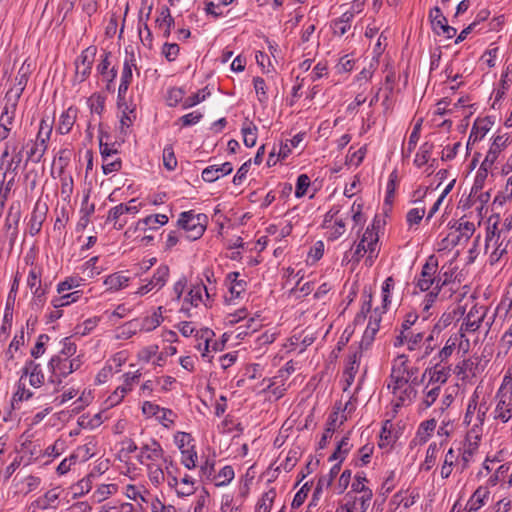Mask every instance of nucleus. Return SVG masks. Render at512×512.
I'll use <instances>...</instances> for the list:
<instances>
[{
  "label": "nucleus",
  "instance_id": "f257e3e1",
  "mask_svg": "<svg viewBox=\"0 0 512 512\" xmlns=\"http://www.w3.org/2000/svg\"><path fill=\"white\" fill-rule=\"evenodd\" d=\"M140 465L146 468L147 477L151 484L159 487L165 482V473L162 465L171 466V456L167 455L161 443L151 438L139 446V453L136 455Z\"/></svg>",
  "mask_w": 512,
  "mask_h": 512
},
{
  "label": "nucleus",
  "instance_id": "f03ea898",
  "mask_svg": "<svg viewBox=\"0 0 512 512\" xmlns=\"http://www.w3.org/2000/svg\"><path fill=\"white\" fill-rule=\"evenodd\" d=\"M383 226V221L379 217H374L360 237L358 243L354 242L349 252H346L343 261L359 263L364 257L365 263L372 266L380 252L379 231Z\"/></svg>",
  "mask_w": 512,
  "mask_h": 512
},
{
  "label": "nucleus",
  "instance_id": "7ed1b4c3",
  "mask_svg": "<svg viewBox=\"0 0 512 512\" xmlns=\"http://www.w3.org/2000/svg\"><path fill=\"white\" fill-rule=\"evenodd\" d=\"M489 407L485 401L479 402V395L475 391L468 401L464 423L469 427L466 434L482 438L483 424Z\"/></svg>",
  "mask_w": 512,
  "mask_h": 512
},
{
  "label": "nucleus",
  "instance_id": "20e7f679",
  "mask_svg": "<svg viewBox=\"0 0 512 512\" xmlns=\"http://www.w3.org/2000/svg\"><path fill=\"white\" fill-rule=\"evenodd\" d=\"M208 217L203 213H195L194 211H185L179 215L177 224L189 240L199 239L206 230Z\"/></svg>",
  "mask_w": 512,
  "mask_h": 512
},
{
  "label": "nucleus",
  "instance_id": "39448f33",
  "mask_svg": "<svg viewBox=\"0 0 512 512\" xmlns=\"http://www.w3.org/2000/svg\"><path fill=\"white\" fill-rule=\"evenodd\" d=\"M418 379L399 378L388 380L387 388L393 394L396 407L409 405L416 398Z\"/></svg>",
  "mask_w": 512,
  "mask_h": 512
},
{
  "label": "nucleus",
  "instance_id": "423d86ee",
  "mask_svg": "<svg viewBox=\"0 0 512 512\" xmlns=\"http://www.w3.org/2000/svg\"><path fill=\"white\" fill-rule=\"evenodd\" d=\"M438 272V259L431 255L428 257L425 264L422 266L421 272L415 276V288L421 292H427L437 289V276Z\"/></svg>",
  "mask_w": 512,
  "mask_h": 512
},
{
  "label": "nucleus",
  "instance_id": "0eeeda50",
  "mask_svg": "<svg viewBox=\"0 0 512 512\" xmlns=\"http://www.w3.org/2000/svg\"><path fill=\"white\" fill-rule=\"evenodd\" d=\"M47 368L50 373L49 382L56 386L54 392H58L63 379L71 374L70 359L64 356L53 355L47 364Z\"/></svg>",
  "mask_w": 512,
  "mask_h": 512
},
{
  "label": "nucleus",
  "instance_id": "6e6552de",
  "mask_svg": "<svg viewBox=\"0 0 512 512\" xmlns=\"http://www.w3.org/2000/svg\"><path fill=\"white\" fill-rule=\"evenodd\" d=\"M117 107L120 121L119 131L124 139L137 118V104L133 101V98H118Z\"/></svg>",
  "mask_w": 512,
  "mask_h": 512
},
{
  "label": "nucleus",
  "instance_id": "1a4fd4ad",
  "mask_svg": "<svg viewBox=\"0 0 512 512\" xmlns=\"http://www.w3.org/2000/svg\"><path fill=\"white\" fill-rule=\"evenodd\" d=\"M169 273V267L167 265L161 264L154 271L150 279L142 280V284L134 294L138 296H144L151 291H159L166 285L169 278Z\"/></svg>",
  "mask_w": 512,
  "mask_h": 512
},
{
  "label": "nucleus",
  "instance_id": "9d476101",
  "mask_svg": "<svg viewBox=\"0 0 512 512\" xmlns=\"http://www.w3.org/2000/svg\"><path fill=\"white\" fill-rule=\"evenodd\" d=\"M481 438L466 434L456 448L460 457V473H463L474 461V457L479 450Z\"/></svg>",
  "mask_w": 512,
  "mask_h": 512
},
{
  "label": "nucleus",
  "instance_id": "9b49d317",
  "mask_svg": "<svg viewBox=\"0 0 512 512\" xmlns=\"http://www.w3.org/2000/svg\"><path fill=\"white\" fill-rule=\"evenodd\" d=\"M168 216L165 214H151L145 218L139 219L134 226H130L125 235L131 237L136 233H147L148 231H156L168 223Z\"/></svg>",
  "mask_w": 512,
  "mask_h": 512
},
{
  "label": "nucleus",
  "instance_id": "f8f14e48",
  "mask_svg": "<svg viewBox=\"0 0 512 512\" xmlns=\"http://www.w3.org/2000/svg\"><path fill=\"white\" fill-rule=\"evenodd\" d=\"M111 59V52L104 51L100 55L99 63L96 66V73L102 81L106 82V88L109 92L114 91V81L117 76V70L115 66L112 65Z\"/></svg>",
  "mask_w": 512,
  "mask_h": 512
},
{
  "label": "nucleus",
  "instance_id": "ddd939ff",
  "mask_svg": "<svg viewBox=\"0 0 512 512\" xmlns=\"http://www.w3.org/2000/svg\"><path fill=\"white\" fill-rule=\"evenodd\" d=\"M96 53L97 48L89 46L76 58L75 76L78 81L82 82L90 75Z\"/></svg>",
  "mask_w": 512,
  "mask_h": 512
},
{
  "label": "nucleus",
  "instance_id": "4468645a",
  "mask_svg": "<svg viewBox=\"0 0 512 512\" xmlns=\"http://www.w3.org/2000/svg\"><path fill=\"white\" fill-rule=\"evenodd\" d=\"M419 369L409 365L408 357L400 354L394 358L391 366V373L388 380L399 378L418 379Z\"/></svg>",
  "mask_w": 512,
  "mask_h": 512
},
{
  "label": "nucleus",
  "instance_id": "2eb2a0df",
  "mask_svg": "<svg viewBox=\"0 0 512 512\" xmlns=\"http://www.w3.org/2000/svg\"><path fill=\"white\" fill-rule=\"evenodd\" d=\"M225 286L227 287L228 294L225 295V301L231 303L239 299L247 289V281L240 278V273L237 271L229 272L225 277Z\"/></svg>",
  "mask_w": 512,
  "mask_h": 512
},
{
  "label": "nucleus",
  "instance_id": "dca6fc26",
  "mask_svg": "<svg viewBox=\"0 0 512 512\" xmlns=\"http://www.w3.org/2000/svg\"><path fill=\"white\" fill-rule=\"evenodd\" d=\"M450 374V366L444 365L443 362L436 361L434 365L425 369L423 378L427 376L428 384L442 388L448 381Z\"/></svg>",
  "mask_w": 512,
  "mask_h": 512
},
{
  "label": "nucleus",
  "instance_id": "f3484780",
  "mask_svg": "<svg viewBox=\"0 0 512 512\" xmlns=\"http://www.w3.org/2000/svg\"><path fill=\"white\" fill-rule=\"evenodd\" d=\"M60 492L58 488H53L38 497L27 506V512H37V510L57 509L59 505Z\"/></svg>",
  "mask_w": 512,
  "mask_h": 512
},
{
  "label": "nucleus",
  "instance_id": "a211bd4d",
  "mask_svg": "<svg viewBox=\"0 0 512 512\" xmlns=\"http://www.w3.org/2000/svg\"><path fill=\"white\" fill-rule=\"evenodd\" d=\"M493 418L501 423H507L512 418V397L502 393L501 389L496 394Z\"/></svg>",
  "mask_w": 512,
  "mask_h": 512
},
{
  "label": "nucleus",
  "instance_id": "6ab92c4d",
  "mask_svg": "<svg viewBox=\"0 0 512 512\" xmlns=\"http://www.w3.org/2000/svg\"><path fill=\"white\" fill-rule=\"evenodd\" d=\"M21 380L24 377L29 378V384L34 388H40L45 381L41 364L36 363L34 360H27L22 368Z\"/></svg>",
  "mask_w": 512,
  "mask_h": 512
},
{
  "label": "nucleus",
  "instance_id": "aec40b11",
  "mask_svg": "<svg viewBox=\"0 0 512 512\" xmlns=\"http://www.w3.org/2000/svg\"><path fill=\"white\" fill-rule=\"evenodd\" d=\"M125 52L126 56L123 63L120 84L118 87V96H121L122 94H125L127 92L128 87L132 80L133 69L136 68V58L134 52H128L127 49Z\"/></svg>",
  "mask_w": 512,
  "mask_h": 512
},
{
  "label": "nucleus",
  "instance_id": "412c9836",
  "mask_svg": "<svg viewBox=\"0 0 512 512\" xmlns=\"http://www.w3.org/2000/svg\"><path fill=\"white\" fill-rule=\"evenodd\" d=\"M493 126L489 117L477 118L472 126L467 144H474L481 141Z\"/></svg>",
  "mask_w": 512,
  "mask_h": 512
},
{
  "label": "nucleus",
  "instance_id": "4be33fe9",
  "mask_svg": "<svg viewBox=\"0 0 512 512\" xmlns=\"http://www.w3.org/2000/svg\"><path fill=\"white\" fill-rule=\"evenodd\" d=\"M484 317L485 313L483 311H480V309L476 307L471 308L458 333H463L465 335L467 332H476L480 328Z\"/></svg>",
  "mask_w": 512,
  "mask_h": 512
},
{
  "label": "nucleus",
  "instance_id": "5701e85b",
  "mask_svg": "<svg viewBox=\"0 0 512 512\" xmlns=\"http://www.w3.org/2000/svg\"><path fill=\"white\" fill-rule=\"evenodd\" d=\"M232 171H233L232 164L230 162H225L222 164H215V165H210V166L206 167L202 171L201 176L205 182L211 183V182H215L216 180H218L219 178H221L223 176L230 174Z\"/></svg>",
  "mask_w": 512,
  "mask_h": 512
},
{
  "label": "nucleus",
  "instance_id": "b1692460",
  "mask_svg": "<svg viewBox=\"0 0 512 512\" xmlns=\"http://www.w3.org/2000/svg\"><path fill=\"white\" fill-rule=\"evenodd\" d=\"M438 280L437 287L438 290H442L446 285L454 282L458 276V266L454 261H449L442 265L440 270L437 272Z\"/></svg>",
  "mask_w": 512,
  "mask_h": 512
},
{
  "label": "nucleus",
  "instance_id": "393cba45",
  "mask_svg": "<svg viewBox=\"0 0 512 512\" xmlns=\"http://www.w3.org/2000/svg\"><path fill=\"white\" fill-rule=\"evenodd\" d=\"M21 218L20 203H13L8 209L5 219V229L11 239H15L18 235V224Z\"/></svg>",
  "mask_w": 512,
  "mask_h": 512
},
{
  "label": "nucleus",
  "instance_id": "a878e982",
  "mask_svg": "<svg viewBox=\"0 0 512 512\" xmlns=\"http://www.w3.org/2000/svg\"><path fill=\"white\" fill-rule=\"evenodd\" d=\"M163 311L162 306L157 307L152 314L139 319V331L151 332L161 325L163 322Z\"/></svg>",
  "mask_w": 512,
  "mask_h": 512
},
{
  "label": "nucleus",
  "instance_id": "bb28decb",
  "mask_svg": "<svg viewBox=\"0 0 512 512\" xmlns=\"http://www.w3.org/2000/svg\"><path fill=\"white\" fill-rule=\"evenodd\" d=\"M130 280V277L120 271L107 275L104 278L103 284L106 286V291L117 292L128 287Z\"/></svg>",
  "mask_w": 512,
  "mask_h": 512
},
{
  "label": "nucleus",
  "instance_id": "cd10ccee",
  "mask_svg": "<svg viewBox=\"0 0 512 512\" xmlns=\"http://www.w3.org/2000/svg\"><path fill=\"white\" fill-rule=\"evenodd\" d=\"M464 338L463 333H455L451 335L444 347L438 352V354L433 358V361L445 362L452 355L456 346L459 345L461 347V340Z\"/></svg>",
  "mask_w": 512,
  "mask_h": 512
},
{
  "label": "nucleus",
  "instance_id": "c85d7f7f",
  "mask_svg": "<svg viewBox=\"0 0 512 512\" xmlns=\"http://www.w3.org/2000/svg\"><path fill=\"white\" fill-rule=\"evenodd\" d=\"M478 369V361L468 358L460 361L455 366V373L461 380H467L469 378L476 377L478 374Z\"/></svg>",
  "mask_w": 512,
  "mask_h": 512
},
{
  "label": "nucleus",
  "instance_id": "c756f323",
  "mask_svg": "<svg viewBox=\"0 0 512 512\" xmlns=\"http://www.w3.org/2000/svg\"><path fill=\"white\" fill-rule=\"evenodd\" d=\"M490 491L488 486H479L469 498L466 507L469 511H477L483 507L488 500Z\"/></svg>",
  "mask_w": 512,
  "mask_h": 512
},
{
  "label": "nucleus",
  "instance_id": "7c9ffc66",
  "mask_svg": "<svg viewBox=\"0 0 512 512\" xmlns=\"http://www.w3.org/2000/svg\"><path fill=\"white\" fill-rule=\"evenodd\" d=\"M209 298V292L206 286L203 284H197L190 288L187 296L184 299V303H189L193 307H198L201 303L207 305L203 297Z\"/></svg>",
  "mask_w": 512,
  "mask_h": 512
},
{
  "label": "nucleus",
  "instance_id": "2f4dec72",
  "mask_svg": "<svg viewBox=\"0 0 512 512\" xmlns=\"http://www.w3.org/2000/svg\"><path fill=\"white\" fill-rule=\"evenodd\" d=\"M157 28L162 32V36L168 39L171 35V29L174 25V18L171 16L170 10L163 7L156 19Z\"/></svg>",
  "mask_w": 512,
  "mask_h": 512
},
{
  "label": "nucleus",
  "instance_id": "473e14b6",
  "mask_svg": "<svg viewBox=\"0 0 512 512\" xmlns=\"http://www.w3.org/2000/svg\"><path fill=\"white\" fill-rule=\"evenodd\" d=\"M381 314L380 309L377 307L370 316L369 322L363 334L362 342L370 343L374 340L376 333L380 327Z\"/></svg>",
  "mask_w": 512,
  "mask_h": 512
},
{
  "label": "nucleus",
  "instance_id": "72a5a7b5",
  "mask_svg": "<svg viewBox=\"0 0 512 512\" xmlns=\"http://www.w3.org/2000/svg\"><path fill=\"white\" fill-rule=\"evenodd\" d=\"M45 220V211L41 210L39 205L36 204L30 216L28 223V231L31 236L37 235L42 228L43 221Z\"/></svg>",
  "mask_w": 512,
  "mask_h": 512
},
{
  "label": "nucleus",
  "instance_id": "f704fd0d",
  "mask_svg": "<svg viewBox=\"0 0 512 512\" xmlns=\"http://www.w3.org/2000/svg\"><path fill=\"white\" fill-rule=\"evenodd\" d=\"M257 133V126L248 119H245L241 127V134L243 136V142L246 147L252 148L255 146L258 137Z\"/></svg>",
  "mask_w": 512,
  "mask_h": 512
},
{
  "label": "nucleus",
  "instance_id": "c9c22d12",
  "mask_svg": "<svg viewBox=\"0 0 512 512\" xmlns=\"http://www.w3.org/2000/svg\"><path fill=\"white\" fill-rule=\"evenodd\" d=\"M216 460L212 456L206 457L199 465V477L202 482L213 481L215 479Z\"/></svg>",
  "mask_w": 512,
  "mask_h": 512
},
{
  "label": "nucleus",
  "instance_id": "e433bc0d",
  "mask_svg": "<svg viewBox=\"0 0 512 512\" xmlns=\"http://www.w3.org/2000/svg\"><path fill=\"white\" fill-rule=\"evenodd\" d=\"M82 296V292L80 290H76L73 292H64L59 294V296L54 297L51 300V305L53 308H62L77 302Z\"/></svg>",
  "mask_w": 512,
  "mask_h": 512
},
{
  "label": "nucleus",
  "instance_id": "4c0bfd02",
  "mask_svg": "<svg viewBox=\"0 0 512 512\" xmlns=\"http://www.w3.org/2000/svg\"><path fill=\"white\" fill-rule=\"evenodd\" d=\"M326 230V238L328 241H336L346 231V223L343 218L335 219L334 222L323 226Z\"/></svg>",
  "mask_w": 512,
  "mask_h": 512
},
{
  "label": "nucleus",
  "instance_id": "58836bf2",
  "mask_svg": "<svg viewBox=\"0 0 512 512\" xmlns=\"http://www.w3.org/2000/svg\"><path fill=\"white\" fill-rule=\"evenodd\" d=\"M442 444L432 442L429 444L424 461L420 465V469L423 471H430L436 464L438 453Z\"/></svg>",
  "mask_w": 512,
  "mask_h": 512
},
{
  "label": "nucleus",
  "instance_id": "ea45409f",
  "mask_svg": "<svg viewBox=\"0 0 512 512\" xmlns=\"http://www.w3.org/2000/svg\"><path fill=\"white\" fill-rule=\"evenodd\" d=\"M124 215L126 213L120 203L109 210L106 221L113 223L115 229L122 230L127 223L125 219H122Z\"/></svg>",
  "mask_w": 512,
  "mask_h": 512
},
{
  "label": "nucleus",
  "instance_id": "a19ab883",
  "mask_svg": "<svg viewBox=\"0 0 512 512\" xmlns=\"http://www.w3.org/2000/svg\"><path fill=\"white\" fill-rule=\"evenodd\" d=\"M214 336V333L211 329L205 328L197 331L195 337L199 340L198 344L195 346L197 350L201 352L203 358L207 357L209 352V342L211 338Z\"/></svg>",
  "mask_w": 512,
  "mask_h": 512
},
{
  "label": "nucleus",
  "instance_id": "79ce46f5",
  "mask_svg": "<svg viewBox=\"0 0 512 512\" xmlns=\"http://www.w3.org/2000/svg\"><path fill=\"white\" fill-rule=\"evenodd\" d=\"M441 392V388L437 386H432L430 384H426L422 391V401H421V407L423 409H427L431 407L437 398L439 397Z\"/></svg>",
  "mask_w": 512,
  "mask_h": 512
},
{
  "label": "nucleus",
  "instance_id": "37998d69",
  "mask_svg": "<svg viewBox=\"0 0 512 512\" xmlns=\"http://www.w3.org/2000/svg\"><path fill=\"white\" fill-rule=\"evenodd\" d=\"M196 491V480L189 474H185L180 479L179 489H176V494L180 498L191 496Z\"/></svg>",
  "mask_w": 512,
  "mask_h": 512
},
{
  "label": "nucleus",
  "instance_id": "c03bdc74",
  "mask_svg": "<svg viewBox=\"0 0 512 512\" xmlns=\"http://www.w3.org/2000/svg\"><path fill=\"white\" fill-rule=\"evenodd\" d=\"M29 73L30 65L26 64L25 61L18 71V75L16 77V80L18 81L17 84L11 89V92L14 94V96H21V94L24 92Z\"/></svg>",
  "mask_w": 512,
  "mask_h": 512
},
{
  "label": "nucleus",
  "instance_id": "a18cd8bd",
  "mask_svg": "<svg viewBox=\"0 0 512 512\" xmlns=\"http://www.w3.org/2000/svg\"><path fill=\"white\" fill-rule=\"evenodd\" d=\"M427 292L428 293L425 294V296L420 304L421 314H422L423 319H427L432 314V312L430 310L436 303L441 290H438V288H437L436 290H431V291H427Z\"/></svg>",
  "mask_w": 512,
  "mask_h": 512
},
{
  "label": "nucleus",
  "instance_id": "49530a36",
  "mask_svg": "<svg viewBox=\"0 0 512 512\" xmlns=\"http://www.w3.org/2000/svg\"><path fill=\"white\" fill-rule=\"evenodd\" d=\"M352 20L350 15H341L331 23V29L334 36L341 37L351 28Z\"/></svg>",
  "mask_w": 512,
  "mask_h": 512
},
{
  "label": "nucleus",
  "instance_id": "de8ad7c7",
  "mask_svg": "<svg viewBox=\"0 0 512 512\" xmlns=\"http://www.w3.org/2000/svg\"><path fill=\"white\" fill-rule=\"evenodd\" d=\"M340 470H341L340 462L335 463L331 467L330 471L327 474H325L319 478L317 487H316V492H320L324 488L330 487L333 480L339 475Z\"/></svg>",
  "mask_w": 512,
  "mask_h": 512
},
{
  "label": "nucleus",
  "instance_id": "09e8293b",
  "mask_svg": "<svg viewBox=\"0 0 512 512\" xmlns=\"http://www.w3.org/2000/svg\"><path fill=\"white\" fill-rule=\"evenodd\" d=\"M76 118V111L71 107L60 115L58 130L61 134L70 132Z\"/></svg>",
  "mask_w": 512,
  "mask_h": 512
},
{
  "label": "nucleus",
  "instance_id": "8fccbe9b",
  "mask_svg": "<svg viewBox=\"0 0 512 512\" xmlns=\"http://www.w3.org/2000/svg\"><path fill=\"white\" fill-rule=\"evenodd\" d=\"M139 331V319H132L117 328V338L127 340Z\"/></svg>",
  "mask_w": 512,
  "mask_h": 512
},
{
  "label": "nucleus",
  "instance_id": "3c124183",
  "mask_svg": "<svg viewBox=\"0 0 512 512\" xmlns=\"http://www.w3.org/2000/svg\"><path fill=\"white\" fill-rule=\"evenodd\" d=\"M197 460L198 454L195 446L180 451V462L188 470H193L197 467Z\"/></svg>",
  "mask_w": 512,
  "mask_h": 512
},
{
  "label": "nucleus",
  "instance_id": "603ef678",
  "mask_svg": "<svg viewBox=\"0 0 512 512\" xmlns=\"http://www.w3.org/2000/svg\"><path fill=\"white\" fill-rule=\"evenodd\" d=\"M432 150V143L424 142L423 144H421L415 155L414 164L419 168L427 164L430 160Z\"/></svg>",
  "mask_w": 512,
  "mask_h": 512
},
{
  "label": "nucleus",
  "instance_id": "864d4df0",
  "mask_svg": "<svg viewBox=\"0 0 512 512\" xmlns=\"http://www.w3.org/2000/svg\"><path fill=\"white\" fill-rule=\"evenodd\" d=\"M454 231L459 233L461 238L469 240L475 232V224L464 218H461L454 226Z\"/></svg>",
  "mask_w": 512,
  "mask_h": 512
},
{
  "label": "nucleus",
  "instance_id": "5fc2aeb1",
  "mask_svg": "<svg viewBox=\"0 0 512 512\" xmlns=\"http://www.w3.org/2000/svg\"><path fill=\"white\" fill-rule=\"evenodd\" d=\"M396 484H397L396 471L395 470L387 471L383 476V480H382L381 486L379 488V493L383 496L388 495L395 488Z\"/></svg>",
  "mask_w": 512,
  "mask_h": 512
},
{
  "label": "nucleus",
  "instance_id": "6e6d98bb",
  "mask_svg": "<svg viewBox=\"0 0 512 512\" xmlns=\"http://www.w3.org/2000/svg\"><path fill=\"white\" fill-rule=\"evenodd\" d=\"M351 444L348 436H344L337 445L335 452L329 457L330 461H338L340 464L350 451Z\"/></svg>",
  "mask_w": 512,
  "mask_h": 512
},
{
  "label": "nucleus",
  "instance_id": "4d7b16f0",
  "mask_svg": "<svg viewBox=\"0 0 512 512\" xmlns=\"http://www.w3.org/2000/svg\"><path fill=\"white\" fill-rule=\"evenodd\" d=\"M234 476L233 468L226 465L218 472V474H215V479H213V481L217 487H222L228 485L234 479Z\"/></svg>",
  "mask_w": 512,
  "mask_h": 512
},
{
  "label": "nucleus",
  "instance_id": "13d9d810",
  "mask_svg": "<svg viewBox=\"0 0 512 512\" xmlns=\"http://www.w3.org/2000/svg\"><path fill=\"white\" fill-rule=\"evenodd\" d=\"M436 420L435 419H429L421 422L419 425L417 435L421 442H427L428 439L431 437L433 431L436 428Z\"/></svg>",
  "mask_w": 512,
  "mask_h": 512
},
{
  "label": "nucleus",
  "instance_id": "bf43d9fd",
  "mask_svg": "<svg viewBox=\"0 0 512 512\" xmlns=\"http://www.w3.org/2000/svg\"><path fill=\"white\" fill-rule=\"evenodd\" d=\"M203 118V113L199 110L192 111L188 114L181 116L176 122L175 125H180L183 127H190L196 125Z\"/></svg>",
  "mask_w": 512,
  "mask_h": 512
},
{
  "label": "nucleus",
  "instance_id": "052dcab7",
  "mask_svg": "<svg viewBox=\"0 0 512 512\" xmlns=\"http://www.w3.org/2000/svg\"><path fill=\"white\" fill-rule=\"evenodd\" d=\"M174 443L179 449V451L185 450L188 447L195 446L194 444V438L191 436L190 433L178 431L174 434L173 437Z\"/></svg>",
  "mask_w": 512,
  "mask_h": 512
},
{
  "label": "nucleus",
  "instance_id": "680f3d73",
  "mask_svg": "<svg viewBox=\"0 0 512 512\" xmlns=\"http://www.w3.org/2000/svg\"><path fill=\"white\" fill-rule=\"evenodd\" d=\"M490 192L480 190L475 196H473V191H470L468 201L471 206H475L477 210H482L484 205L490 200Z\"/></svg>",
  "mask_w": 512,
  "mask_h": 512
},
{
  "label": "nucleus",
  "instance_id": "e2e57ef3",
  "mask_svg": "<svg viewBox=\"0 0 512 512\" xmlns=\"http://www.w3.org/2000/svg\"><path fill=\"white\" fill-rule=\"evenodd\" d=\"M275 497L276 492L274 489L265 492L257 504L256 512H270Z\"/></svg>",
  "mask_w": 512,
  "mask_h": 512
},
{
  "label": "nucleus",
  "instance_id": "0e129e2a",
  "mask_svg": "<svg viewBox=\"0 0 512 512\" xmlns=\"http://www.w3.org/2000/svg\"><path fill=\"white\" fill-rule=\"evenodd\" d=\"M487 177L488 170L484 167V163H482L475 174L474 182L471 188V191H473V196L480 192V190H483Z\"/></svg>",
  "mask_w": 512,
  "mask_h": 512
},
{
  "label": "nucleus",
  "instance_id": "69168bd1",
  "mask_svg": "<svg viewBox=\"0 0 512 512\" xmlns=\"http://www.w3.org/2000/svg\"><path fill=\"white\" fill-rule=\"evenodd\" d=\"M355 59L351 58L350 55L342 56L338 63L335 65L334 70L336 74H345L351 72L355 67Z\"/></svg>",
  "mask_w": 512,
  "mask_h": 512
},
{
  "label": "nucleus",
  "instance_id": "338daca9",
  "mask_svg": "<svg viewBox=\"0 0 512 512\" xmlns=\"http://www.w3.org/2000/svg\"><path fill=\"white\" fill-rule=\"evenodd\" d=\"M52 133V121L49 119V117H44L41 119L39 124V130L37 133L36 138L40 140L42 143L43 141L48 142L50 139Z\"/></svg>",
  "mask_w": 512,
  "mask_h": 512
},
{
  "label": "nucleus",
  "instance_id": "774afa93",
  "mask_svg": "<svg viewBox=\"0 0 512 512\" xmlns=\"http://www.w3.org/2000/svg\"><path fill=\"white\" fill-rule=\"evenodd\" d=\"M47 143L48 142L45 141L41 143L40 140L36 138L35 143L28 152V158L33 162H39L47 150Z\"/></svg>",
  "mask_w": 512,
  "mask_h": 512
}]
</instances>
